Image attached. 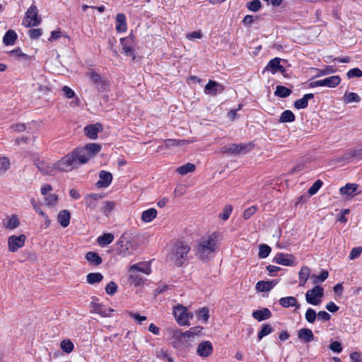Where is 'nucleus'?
I'll use <instances>...</instances> for the list:
<instances>
[{"label": "nucleus", "mask_w": 362, "mask_h": 362, "mask_svg": "<svg viewBox=\"0 0 362 362\" xmlns=\"http://www.w3.org/2000/svg\"><path fill=\"white\" fill-rule=\"evenodd\" d=\"M261 6L262 4L259 0H252L247 3V8L253 12L258 11Z\"/></svg>", "instance_id": "50"}, {"label": "nucleus", "mask_w": 362, "mask_h": 362, "mask_svg": "<svg viewBox=\"0 0 362 362\" xmlns=\"http://www.w3.org/2000/svg\"><path fill=\"white\" fill-rule=\"evenodd\" d=\"M272 281H259L256 284L255 288L259 292L269 291L274 287Z\"/></svg>", "instance_id": "34"}, {"label": "nucleus", "mask_w": 362, "mask_h": 362, "mask_svg": "<svg viewBox=\"0 0 362 362\" xmlns=\"http://www.w3.org/2000/svg\"><path fill=\"white\" fill-rule=\"evenodd\" d=\"M291 93L292 91L291 89L284 86H277L274 92V95L279 98H286L288 97Z\"/></svg>", "instance_id": "40"}, {"label": "nucleus", "mask_w": 362, "mask_h": 362, "mask_svg": "<svg viewBox=\"0 0 362 362\" xmlns=\"http://www.w3.org/2000/svg\"><path fill=\"white\" fill-rule=\"evenodd\" d=\"M86 76L96 86L99 90L103 91L106 89L105 81H103L100 75L94 70L90 69L86 73Z\"/></svg>", "instance_id": "13"}, {"label": "nucleus", "mask_w": 362, "mask_h": 362, "mask_svg": "<svg viewBox=\"0 0 362 362\" xmlns=\"http://www.w3.org/2000/svg\"><path fill=\"white\" fill-rule=\"evenodd\" d=\"M101 149L98 144H88L84 147L78 148L64 156V160L59 163L65 170L77 168L80 165L87 163L90 158L97 154Z\"/></svg>", "instance_id": "1"}, {"label": "nucleus", "mask_w": 362, "mask_h": 362, "mask_svg": "<svg viewBox=\"0 0 362 362\" xmlns=\"http://www.w3.org/2000/svg\"><path fill=\"white\" fill-rule=\"evenodd\" d=\"M173 338L175 340V346L185 349L192 346L194 338H192L189 333L181 332L178 329L173 332Z\"/></svg>", "instance_id": "6"}, {"label": "nucleus", "mask_w": 362, "mask_h": 362, "mask_svg": "<svg viewBox=\"0 0 362 362\" xmlns=\"http://www.w3.org/2000/svg\"><path fill=\"white\" fill-rule=\"evenodd\" d=\"M103 197V196L100 194H87L84 197L85 205L87 208L90 209V210H95L98 205L99 200Z\"/></svg>", "instance_id": "17"}, {"label": "nucleus", "mask_w": 362, "mask_h": 362, "mask_svg": "<svg viewBox=\"0 0 362 362\" xmlns=\"http://www.w3.org/2000/svg\"><path fill=\"white\" fill-rule=\"evenodd\" d=\"M117 290V286L114 281L110 282L105 287V291L109 295H114Z\"/></svg>", "instance_id": "60"}, {"label": "nucleus", "mask_w": 362, "mask_h": 362, "mask_svg": "<svg viewBox=\"0 0 362 362\" xmlns=\"http://www.w3.org/2000/svg\"><path fill=\"white\" fill-rule=\"evenodd\" d=\"M233 211V207L231 205H226L223 209V212L219 214V217L223 220L226 221L230 217Z\"/></svg>", "instance_id": "52"}, {"label": "nucleus", "mask_w": 362, "mask_h": 362, "mask_svg": "<svg viewBox=\"0 0 362 362\" xmlns=\"http://www.w3.org/2000/svg\"><path fill=\"white\" fill-rule=\"evenodd\" d=\"M329 276V273L327 271H322L320 275L312 274L310 276V279L314 284H317L318 283H321L325 281Z\"/></svg>", "instance_id": "45"}, {"label": "nucleus", "mask_w": 362, "mask_h": 362, "mask_svg": "<svg viewBox=\"0 0 362 362\" xmlns=\"http://www.w3.org/2000/svg\"><path fill=\"white\" fill-rule=\"evenodd\" d=\"M25 241V236L24 235L10 236L8 239V250L12 252H16L24 245Z\"/></svg>", "instance_id": "12"}, {"label": "nucleus", "mask_w": 362, "mask_h": 362, "mask_svg": "<svg viewBox=\"0 0 362 362\" xmlns=\"http://www.w3.org/2000/svg\"><path fill=\"white\" fill-rule=\"evenodd\" d=\"M273 327L269 324H263L260 331L257 334L258 340L260 341L264 337L271 334L273 332Z\"/></svg>", "instance_id": "44"}, {"label": "nucleus", "mask_w": 362, "mask_h": 362, "mask_svg": "<svg viewBox=\"0 0 362 362\" xmlns=\"http://www.w3.org/2000/svg\"><path fill=\"white\" fill-rule=\"evenodd\" d=\"M157 216V211L153 209H148L143 211L141 214V220L145 223H149L152 221Z\"/></svg>", "instance_id": "33"}, {"label": "nucleus", "mask_w": 362, "mask_h": 362, "mask_svg": "<svg viewBox=\"0 0 362 362\" xmlns=\"http://www.w3.org/2000/svg\"><path fill=\"white\" fill-rule=\"evenodd\" d=\"M324 296V289L322 286H315L305 293V300L308 303L313 305H319Z\"/></svg>", "instance_id": "8"}, {"label": "nucleus", "mask_w": 362, "mask_h": 362, "mask_svg": "<svg viewBox=\"0 0 362 362\" xmlns=\"http://www.w3.org/2000/svg\"><path fill=\"white\" fill-rule=\"evenodd\" d=\"M213 352V345L209 341H204L199 344L197 354L200 357H208Z\"/></svg>", "instance_id": "14"}, {"label": "nucleus", "mask_w": 362, "mask_h": 362, "mask_svg": "<svg viewBox=\"0 0 362 362\" xmlns=\"http://www.w3.org/2000/svg\"><path fill=\"white\" fill-rule=\"evenodd\" d=\"M189 141L187 140H176V139H166L165 141V145L167 147H172L179 145H183L188 144Z\"/></svg>", "instance_id": "53"}, {"label": "nucleus", "mask_w": 362, "mask_h": 362, "mask_svg": "<svg viewBox=\"0 0 362 362\" xmlns=\"http://www.w3.org/2000/svg\"><path fill=\"white\" fill-rule=\"evenodd\" d=\"M197 317L199 320L203 321L204 323H206L209 318V310L208 308H203L199 310L196 313Z\"/></svg>", "instance_id": "46"}, {"label": "nucleus", "mask_w": 362, "mask_h": 362, "mask_svg": "<svg viewBox=\"0 0 362 362\" xmlns=\"http://www.w3.org/2000/svg\"><path fill=\"white\" fill-rule=\"evenodd\" d=\"M19 225V220L16 215L8 217L6 223H4V227L9 230H13L18 228Z\"/></svg>", "instance_id": "37"}, {"label": "nucleus", "mask_w": 362, "mask_h": 362, "mask_svg": "<svg viewBox=\"0 0 362 362\" xmlns=\"http://www.w3.org/2000/svg\"><path fill=\"white\" fill-rule=\"evenodd\" d=\"M281 59L276 57L271 59L266 66V69L270 70L272 74L281 72V74L286 71L285 68L280 64Z\"/></svg>", "instance_id": "20"}, {"label": "nucleus", "mask_w": 362, "mask_h": 362, "mask_svg": "<svg viewBox=\"0 0 362 362\" xmlns=\"http://www.w3.org/2000/svg\"><path fill=\"white\" fill-rule=\"evenodd\" d=\"M321 81V86H326L328 88H335L341 82V78L339 76L334 75L327 77Z\"/></svg>", "instance_id": "22"}, {"label": "nucleus", "mask_w": 362, "mask_h": 362, "mask_svg": "<svg viewBox=\"0 0 362 362\" xmlns=\"http://www.w3.org/2000/svg\"><path fill=\"white\" fill-rule=\"evenodd\" d=\"M344 102L346 104L351 103H358L361 101V98L359 95L356 93H345L344 98H343Z\"/></svg>", "instance_id": "43"}, {"label": "nucleus", "mask_w": 362, "mask_h": 362, "mask_svg": "<svg viewBox=\"0 0 362 362\" xmlns=\"http://www.w3.org/2000/svg\"><path fill=\"white\" fill-rule=\"evenodd\" d=\"M318 74L317 76H326L335 72V69L332 66H327L323 69H317Z\"/></svg>", "instance_id": "59"}, {"label": "nucleus", "mask_w": 362, "mask_h": 362, "mask_svg": "<svg viewBox=\"0 0 362 362\" xmlns=\"http://www.w3.org/2000/svg\"><path fill=\"white\" fill-rule=\"evenodd\" d=\"M100 180L97 182L96 186L99 188L107 187L112 180V175L110 173L101 170L99 173Z\"/></svg>", "instance_id": "18"}, {"label": "nucleus", "mask_w": 362, "mask_h": 362, "mask_svg": "<svg viewBox=\"0 0 362 362\" xmlns=\"http://www.w3.org/2000/svg\"><path fill=\"white\" fill-rule=\"evenodd\" d=\"M313 98L314 95L313 93L305 94L303 98L294 103V107L298 110L306 108L308 105V100Z\"/></svg>", "instance_id": "28"}, {"label": "nucleus", "mask_w": 362, "mask_h": 362, "mask_svg": "<svg viewBox=\"0 0 362 362\" xmlns=\"http://www.w3.org/2000/svg\"><path fill=\"white\" fill-rule=\"evenodd\" d=\"M346 76L349 78H359L362 76V71L358 68H354L347 72Z\"/></svg>", "instance_id": "58"}, {"label": "nucleus", "mask_w": 362, "mask_h": 362, "mask_svg": "<svg viewBox=\"0 0 362 362\" xmlns=\"http://www.w3.org/2000/svg\"><path fill=\"white\" fill-rule=\"evenodd\" d=\"M60 347L64 352L69 354L73 351L74 346L69 339H64L61 341Z\"/></svg>", "instance_id": "48"}, {"label": "nucleus", "mask_w": 362, "mask_h": 362, "mask_svg": "<svg viewBox=\"0 0 362 362\" xmlns=\"http://www.w3.org/2000/svg\"><path fill=\"white\" fill-rule=\"evenodd\" d=\"M127 25L126 16L123 13H118L116 16V30L118 33H124L127 30Z\"/></svg>", "instance_id": "27"}, {"label": "nucleus", "mask_w": 362, "mask_h": 362, "mask_svg": "<svg viewBox=\"0 0 362 362\" xmlns=\"http://www.w3.org/2000/svg\"><path fill=\"white\" fill-rule=\"evenodd\" d=\"M310 274V270L309 267L306 266H303L301 267L299 272V285L300 286H304L306 281H308Z\"/></svg>", "instance_id": "32"}, {"label": "nucleus", "mask_w": 362, "mask_h": 362, "mask_svg": "<svg viewBox=\"0 0 362 362\" xmlns=\"http://www.w3.org/2000/svg\"><path fill=\"white\" fill-rule=\"evenodd\" d=\"M11 55L16 58H23L25 60H28L30 57L23 53L20 48L15 49L11 52Z\"/></svg>", "instance_id": "56"}, {"label": "nucleus", "mask_w": 362, "mask_h": 362, "mask_svg": "<svg viewBox=\"0 0 362 362\" xmlns=\"http://www.w3.org/2000/svg\"><path fill=\"white\" fill-rule=\"evenodd\" d=\"M92 308L94 313H98L103 317L108 316L109 313L113 311L112 309L104 308L103 305L99 303H93Z\"/></svg>", "instance_id": "39"}, {"label": "nucleus", "mask_w": 362, "mask_h": 362, "mask_svg": "<svg viewBox=\"0 0 362 362\" xmlns=\"http://www.w3.org/2000/svg\"><path fill=\"white\" fill-rule=\"evenodd\" d=\"M114 235L112 233H106L100 235L97 239L99 245L104 247L110 244L114 240Z\"/></svg>", "instance_id": "35"}, {"label": "nucleus", "mask_w": 362, "mask_h": 362, "mask_svg": "<svg viewBox=\"0 0 362 362\" xmlns=\"http://www.w3.org/2000/svg\"><path fill=\"white\" fill-rule=\"evenodd\" d=\"M41 22L42 18L38 15L37 6L34 4L31 5L25 12L23 25L26 28L36 27L39 25Z\"/></svg>", "instance_id": "5"}, {"label": "nucleus", "mask_w": 362, "mask_h": 362, "mask_svg": "<svg viewBox=\"0 0 362 362\" xmlns=\"http://www.w3.org/2000/svg\"><path fill=\"white\" fill-rule=\"evenodd\" d=\"M323 182L320 180H316L313 185L309 188L308 193L310 195H314L315 194L318 190L321 188L322 186Z\"/></svg>", "instance_id": "54"}, {"label": "nucleus", "mask_w": 362, "mask_h": 362, "mask_svg": "<svg viewBox=\"0 0 362 362\" xmlns=\"http://www.w3.org/2000/svg\"><path fill=\"white\" fill-rule=\"evenodd\" d=\"M279 304L284 308H289L295 306L296 309L300 308V304L298 303L297 299L293 296L283 297L279 299Z\"/></svg>", "instance_id": "25"}, {"label": "nucleus", "mask_w": 362, "mask_h": 362, "mask_svg": "<svg viewBox=\"0 0 362 362\" xmlns=\"http://www.w3.org/2000/svg\"><path fill=\"white\" fill-rule=\"evenodd\" d=\"M144 279L143 277L136 272H132L131 269L129 270V281L131 284L135 286H140Z\"/></svg>", "instance_id": "31"}, {"label": "nucleus", "mask_w": 362, "mask_h": 362, "mask_svg": "<svg viewBox=\"0 0 362 362\" xmlns=\"http://www.w3.org/2000/svg\"><path fill=\"white\" fill-rule=\"evenodd\" d=\"M134 248L126 233L121 235L117 241V252L119 255L127 257L133 253Z\"/></svg>", "instance_id": "7"}, {"label": "nucleus", "mask_w": 362, "mask_h": 362, "mask_svg": "<svg viewBox=\"0 0 362 362\" xmlns=\"http://www.w3.org/2000/svg\"><path fill=\"white\" fill-rule=\"evenodd\" d=\"M317 317L322 322H328L331 319V315L326 311L321 310L317 314Z\"/></svg>", "instance_id": "64"}, {"label": "nucleus", "mask_w": 362, "mask_h": 362, "mask_svg": "<svg viewBox=\"0 0 362 362\" xmlns=\"http://www.w3.org/2000/svg\"><path fill=\"white\" fill-rule=\"evenodd\" d=\"M115 204L113 202L107 201L105 202V206H103V213L105 215H108L115 208Z\"/></svg>", "instance_id": "62"}, {"label": "nucleus", "mask_w": 362, "mask_h": 362, "mask_svg": "<svg viewBox=\"0 0 362 362\" xmlns=\"http://www.w3.org/2000/svg\"><path fill=\"white\" fill-rule=\"evenodd\" d=\"M358 185L354 183H348L345 186L341 187L339 192L341 194L346 196H352L358 189Z\"/></svg>", "instance_id": "30"}, {"label": "nucleus", "mask_w": 362, "mask_h": 362, "mask_svg": "<svg viewBox=\"0 0 362 362\" xmlns=\"http://www.w3.org/2000/svg\"><path fill=\"white\" fill-rule=\"evenodd\" d=\"M298 337L305 343L314 340V335L312 330L308 328L299 329L298 331Z\"/></svg>", "instance_id": "23"}, {"label": "nucleus", "mask_w": 362, "mask_h": 362, "mask_svg": "<svg viewBox=\"0 0 362 362\" xmlns=\"http://www.w3.org/2000/svg\"><path fill=\"white\" fill-rule=\"evenodd\" d=\"M250 150V145L231 144L223 146L221 152L228 155H237L240 153H247Z\"/></svg>", "instance_id": "10"}, {"label": "nucleus", "mask_w": 362, "mask_h": 362, "mask_svg": "<svg viewBox=\"0 0 362 362\" xmlns=\"http://www.w3.org/2000/svg\"><path fill=\"white\" fill-rule=\"evenodd\" d=\"M103 279V276L99 272L90 273L86 276L87 282L89 284L100 283Z\"/></svg>", "instance_id": "42"}, {"label": "nucleus", "mask_w": 362, "mask_h": 362, "mask_svg": "<svg viewBox=\"0 0 362 362\" xmlns=\"http://www.w3.org/2000/svg\"><path fill=\"white\" fill-rule=\"evenodd\" d=\"M120 43L122 48V52L127 56L132 57V59H134L135 54L133 49L134 45V35H129L126 37L121 38Z\"/></svg>", "instance_id": "11"}, {"label": "nucleus", "mask_w": 362, "mask_h": 362, "mask_svg": "<svg viewBox=\"0 0 362 362\" xmlns=\"http://www.w3.org/2000/svg\"><path fill=\"white\" fill-rule=\"evenodd\" d=\"M64 160V157L55 163H49L38 156L33 158L34 165L44 175H55L58 171L69 172L71 170H65L59 163Z\"/></svg>", "instance_id": "3"}, {"label": "nucleus", "mask_w": 362, "mask_h": 362, "mask_svg": "<svg viewBox=\"0 0 362 362\" xmlns=\"http://www.w3.org/2000/svg\"><path fill=\"white\" fill-rule=\"evenodd\" d=\"M252 317L259 322L269 319L272 317V313L269 309L264 308L255 310Z\"/></svg>", "instance_id": "21"}, {"label": "nucleus", "mask_w": 362, "mask_h": 362, "mask_svg": "<svg viewBox=\"0 0 362 362\" xmlns=\"http://www.w3.org/2000/svg\"><path fill=\"white\" fill-rule=\"evenodd\" d=\"M305 318L308 322L314 323L317 318L315 310L311 308H308L305 314Z\"/></svg>", "instance_id": "49"}, {"label": "nucleus", "mask_w": 362, "mask_h": 362, "mask_svg": "<svg viewBox=\"0 0 362 362\" xmlns=\"http://www.w3.org/2000/svg\"><path fill=\"white\" fill-rule=\"evenodd\" d=\"M271 252V247L265 244H262L259 246L258 255L260 258H266Z\"/></svg>", "instance_id": "51"}, {"label": "nucleus", "mask_w": 362, "mask_h": 362, "mask_svg": "<svg viewBox=\"0 0 362 362\" xmlns=\"http://www.w3.org/2000/svg\"><path fill=\"white\" fill-rule=\"evenodd\" d=\"M223 90V86L215 81L210 80L204 88L206 95H216Z\"/></svg>", "instance_id": "16"}, {"label": "nucleus", "mask_w": 362, "mask_h": 362, "mask_svg": "<svg viewBox=\"0 0 362 362\" xmlns=\"http://www.w3.org/2000/svg\"><path fill=\"white\" fill-rule=\"evenodd\" d=\"M10 166V161L7 157H0V173H5Z\"/></svg>", "instance_id": "55"}, {"label": "nucleus", "mask_w": 362, "mask_h": 362, "mask_svg": "<svg viewBox=\"0 0 362 362\" xmlns=\"http://www.w3.org/2000/svg\"><path fill=\"white\" fill-rule=\"evenodd\" d=\"M273 262L284 266H293L294 257L292 255L279 252L274 257Z\"/></svg>", "instance_id": "15"}, {"label": "nucleus", "mask_w": 362, "mask_h": 362, "mask_svg": "<svg viewBox=\"0 0 362 362\" xmlns=\"http://www.w3.org/2000/svg\"><path fill=\"white\" fill-rule=\"evenodd\" d=\"M17 39V34L13 30H8L3 39V42L6 45H14L16 40Z\"/></svg>", "instance_id": "36"}, {"label": "nucleus", "mask_w": 362, "mask_h": 362, "mask_svg": "<svg viewBox=\"0 0 362 362\" xmlns=\"http://www.w3.org/2000/svg\"><path fill=\"white\" fill-rule=\"evenodd\" d=\"M173 315L180 326L189 325V314L186 307L178 305L174 308Z\"/></svg>", "instance_id": "9"}, {"label": "nucleus", "mask_w": 362, "mask_h": 362, "mask_svg": "<svg viewBox=\"0 0 362 362\" xmlns=\"http://www.w3.org/2000/svg\"><path fill=\"white\" fill-rule=\"evenodd\" d=\"M258 209L257 206H252L246 209L243 212V218L247 220L249 219Z\"/></svg>", "instance_id": "57"}, {"label": "nucleus", "mask_w": 362, "mask_h": 362, "mask_svg": "<svg viewBox=\"0 0 362 362\" xmlns=\"http://www.w3.org/2000/svg\"><path fill=\"white\" fill-rule=\"evenodd\" d=\"M195 168L196 167L193 163H187L177 168L176 171L182 175H185L189 173H193Z\"/></svg>", "instance_id": "41"}, {"label": "nucleus", "mask_w": 362, "mask_h": 362, "mask_svg": "<svg viewBox=\"0 0 362 362\" xmlns=\"http://www.w3.org/2000/svg\"><path fill=\"white\" fill-rule=\"evenodd\" d=\"M221 244V235L214 232L200 238L195 247V255L203 262L212 259L218 251Z\"/></svg>", "instance_id": "2"}, {"label": "nucleus", "mask_w": 362, "mask_h": 362, "mask_svg": "<svg viewBox=\"0 0 362 362\" xmlns=\"http://www.w3.org/2000/svg\"><path fill=\"white\" fill-rule=\"evenodd\" d=\"M45 204L47 206H54L58 202V196L56 194H49L45 197Z\"/></svg>", "instance_id": "47"}, {"label": "nucleus", "mask_w": 362, "mask_h": 362, "mask_svg": "<svg viewBox=\"0 0 362 362\" xmlns=\"http://www.w3.org/2000/svg\"><path fill=\"white\" fill-rule=\"evenodd\" d=\"M128 315L130 317L138 322L139 324H141L143 321L146 320V317L139 315L137 313L129 312Z\"/></svg>", "instance_id": "61"}, {"label": "nucleus", "mask_w": 362, "mask_h": 362, "mask_svg": "<svg viewBox=\"0 0 362 362\" xmlns=\"http://www.w3.org/2000/svg\"><path fill=\"white\" fill-rule=\"evenodd\" d=\"M86 259L90 264L94 266H98L103 262L102 258L95 252H87L86 255Z\"/></svg>", "instance_id": "29"}, {"label": "nucleus", "mask_w": 362, "mask_h": 362, "mask_svg": "<svg viewBox=\"0 0 362 362\" xmlns=\"http://www.w3.org/2000/svg\"><path fill=\"white\" fill-rule=\"evenodd\" d=\"M132 272H142L145 274H150L151 273V269L150 265L146 262H140L136 264H133L130 267Z\"/></svg>", "instance_id": "24"}, {"label": "nucleus", "mask_w": 362, "mask_h": 362, "mask_svg": "<svg viewBox=\"0 0 362 362\" xmlns=\"http://www.w3.org/2000/svg\"><path fill=\"white\" fill-rule=\"evenodd\" d=\"M71 219V214L66 210L61 211L57 216V221L63 228H66L70 223Z\"/></svg>", "instance_id": "26"}, {"label": "nucleus", "mask_w": 362, "mask_h": 362, "mask_svg": "<svg viewBox=\"0 0 362 362\" xmlns=\"http://www.w3.org/2000/svg\"><path fill=\"white\" fill-rule=\"evenodd\" d=\"M102 130L103 127L99 123L90 124L84 128L85 134L91 139H95L98 137V132H101Z\"/></svg>", "instance_id": "19"}, {"label": "nucleus", "mask_w": 362, "mask_h": 362, "mask_svg": "<svg viewBox=\"0 0 362 362\" xmlns=\"http://www.w3.org/2000/svg\"><path fill=\"white\" fill-rule=\"evenodd\" d=\"M296 119V116L291 110H285L284 111L280 117H279V122L281 123H286V122H293Z\"/></svg>", "instance_id": "38"}, {"label": "nucleus", "mask_w": 362, "mask_h": 362, "mask_svg": "<svg viewBox=\"0 0 362 362\" xmlns=\"http://www.w3.org/2000/svg\"><path fill=\"white\" fill-rule=\"evenodd\" d=\"M190 250V247L182 241L176 242L168 255L169 259L178 266H181L187 259V254Z\"/></svg>", "instance_id": "4"}, {"label": "nucleus", "mask_w": 362, "mask_h": 362, "mask_svg": "<svg viewBox=\"0 0 362 362\" xmlns=\"http://www.w3.org/2000/svg\"><path fill=\"white\" fill-rule=\"evenodd\" d=\"M42 30L40 28L30 29L28 35L31 39H38L42 35Z\"/></svg>", "instance_id": "63"}]
</instances>
